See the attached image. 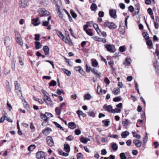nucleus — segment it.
Returning <instances> with one entry per match:
<instances>
[{
    "mask_svg": "<svg viewBox=\"0 0 159 159\" xmlns=\"http://www.w3.org/2000/svg\"><path fill=\"white\" fill-rule=\"evenodd\" d=\"M111 148L114 151H116L118 149V146L115 143H113L111 145Z\"/></svg>",
    "mask_w": 159,
    "mask_h": 159,
    "instance_id": "f704fd0d",
    "label": "nucleus"
},
{
    "mask_svg": "<svg viewBox=\"0 0 159 159\" xmlns=\"http://www.w3.org/2000/svg\"><path fill=\"white\" fill-rule=\"evenodd\" d=\"M113 101L115 102L120 101L121 100V98L119 97H116L113 98Z\"/></svg>",
    "mask_w": 159,
    "mask_h": 159,
    "instance_id": "052dcab7",
    "label": "nucleus"
},
{
    "mask_svg": "<svg viewBox=\"0 0 159 159\" xmlns=\"http://www.w3.org/2000/svg\"><path fill=\"white\" fill-rule=\"evenodd\" d=\"M14 84L16 93L20 97H22L21 90L20 84L17 81H14Z\"/></svg>",
    "mask_w": 159,
    "mask_h": 159,
    "instance_id": "f03ea898",
    "label": "nucleus"
},
{
    "mask_svg": "<svg viewBox=\"0 0 159 159\" xmlns=\"http://www.w3.org/2000/svg\"><path fill=\"white\" fill-rule=\"evenodd\" d=\"M62 40L64 41L66 43H70L71 45H73V43L70 39V37H66V38L64 37V39H62Z\"/></svg>",
    "mask_w": 159,
    "mask_h": 159,
    "instance_id": "f8f14e48",
    "label": "nucleus"
},
{
    "mask_svg": "<svg viewBox=\"0 0 159 159\" xmlns=\"http://www.w3.org/2000/svg\"><path fill=\"white\" fill-rule=\"evenodd\" d=\"M68 126L71 129H73L76 127L75 124L73 122H70L68 123Z\"/></svg>",
    "mask_w": 159,
    "mask_h": 159,
    "instance_id": "dca6fc26",
    "label": "nucleus"
},
{
    "mask_svg": "<svg viewBox=\"0 0 159 159\" xmlns=\"http://www.w3.org/2000/svg\"><path fill=\"white\" fill-rule=\"evenodd\" d=\"M93 27L95 29L96 31L98 34H99L101 31L98 28V24H93Z\"/></svg>",
    "mask_w": 159,
    "mask_h": 159,
    "instance_id": "412c9836",
    "label": "nucleus"
},
{
    "mask_svg": "<svg viewBox=\"0 0 159 159\" xmlns=\"http://www.w3.org/2000/svg\"><path fill=\"white\" fill-rule=\"evenodd\" d=\"M77 159H83V157L81 153H79L77 154Z\"/></svg>",
    "mask_w": 159,
    "mask_h": 159,
    "instance_id": "603ef678",
    "label": "nucleus"
},
{
    "mask_svg": "<svg viewBox=\"0 0 159 159\" xmlns=\"http://www.w3.org/2000/svg\"><path fill=\"white\" fill-rule=\"evenodd\" d=\"M39 18L38 17L32 19V23L35 26L38 25L41 23L40 22H39Z\"/></svg>",
    "mask_w": 159,
    "mask_h": 159,
    "instance_id": "9d476101",
    "label": "nucleus"
},
{
    "mask_svg": "<svg viewBox=\"0 0 159 159\" xmlns=\"http://www.w3.org/2000/svg\"><path fill=\"white\" fill-rule=\"evenodd\" d=\"M59 154L64 156L66 157L68 156L69 155V154L68 153L63 152L61 151H59Z\"/></svg>",
    "mask_w": 159,
    "mask_h": 159,
    "instance_id": "de8ad7c7",
    "label": "nucleus"
},
{
    "mask_svg": "<svg viewBox=\"0 0 159 159\" xmlns=\"http://www.w3.org/2000/svg\"><path fill=\"white\" fill-rule=\"evenodd\" d=\"M46 103L49 105L52 106V102L49 97L45 101Z\"/></svg>",
    "mask_w": 159,
    "mask_h": 159,
    "instance_id": "ea45409f",
    "label": "nucleus"
},
{
    "mask_svg": "<svg viewBox=\"0 0 159 159\" xmlns=\"http://www.w3.org/2000/svg\"><path fill=\"white\" fill-rule=\"evenodd\" d=\"M110 122L109 120H103L102 121V123L104 124V126L106 127H107L109 126Z\"/></svg>",
    "mask_w": 159,
    "mask_h": 159,
    "instance_id": "79ce46f5",
    "label": "nucleus"
},
{
    "mask_svg": "<svg viewBox=\"0 0 159 159\" xmlns=\"http://www.w3.org/2000/svg\"><path fill=\"white\" fill-rule=\"evenodd\" d=\"M64 148L66 151L67 152H69L70 151V147L67 144H64Z\"/></svg>",
    "mask_w": 159,
    "mask_h": 159,
    "instance_id": "b1692460",
    "label": "nucleus"
},
{
    "mask_svg": "<svg viewBox=\"0 0 159 159\" xmlns=\"http://www.w3.org/2000/svg\"><path fill=\"white\" fill-rule=\"evenodd\" d=\"M135 12L137 14H138L139 12V11L140 10V7H139V3H137L135 5Z\"/></svg>",
    "mask_w": 159,
    "mask_h": 159,
    "instance_id": "aec40b11",
    "label": "nucleus"
},
{
    "mask_svg": "<svg viewBox=\"0 0 159 159\" xmlns=\"http://www.w3.org/2000/svg\"><path fill=\"white\" fill-rule=\"evenodd\" d=\"M77 114L78 115L79 117L80 115L82 116L83 117H85L86 116L85 114L84 113L83 111L80 110H79L76 112Z\"/></svg>",
    "mask_w": 159,
    "mask_h": 159,
    "instance_id": "5701e85b",
    "label": "nucleus"
},
{
    "mask_svg": "<svg viewBox=\"0 0 159 159\" xmlns=\"http://www.w3.org/2000/svg\"><path fill=\"white\" fill-rule=\"evenodd\" d=\"M53 123L57 127L60 128L61 130H63V127L59 124L56 122H53Z\"/></svg>",
    "mask_w": 159,
    "mask_h": 159,
    "instance_id": "4c0bfd02",
    "label": "nucleus"
},
{
    "mask_svg": "<svg viewBox=\"0 0 159 159\" xmlns=\"http://www.w3.org/2000/svg\"><path fill=\"white\" fill-rule=\"evenodd\" d=\"M109 14L111 17L115 19L117 17L116 11L115 10H111L109 11Z\"/></svg>",
    "mask_w": 159,
    "mask_h": 159,
    "instance_id": "1a4fd4ad",
    "label": "nucleus"
},
{
    "mask_svg": "<svg viewBox=\"0 0 159 159\" xmlns=\"http://www.w3.org/2000/svg\"><path fill=\"white\" fill-rule=\"evenodd\" d=\"M128 9L131 12H132L134 11V8L132 6H130L129 7Z\"/></svg>",
    "mask_w": 159,
    "mask_h": 159,
    "instance_id": "680f3d73",
    "label": "nucleus"
},
{
    "mask_svg": "<svg viewBox=\"0 0 159 159\" xmlns=\"http://www.w3.org/2000/svg\"><path fill=\"white\" fill-rule=\"evenodd\" d=\"M98 15L100 17H102L104 16V13L102 11H100L99 12Z\"/></svg>",
    "mask_w": 159,
    "mask_h": 159,
    "instance_id": "bf43d9fd",
    "label": "nucleus"
},
{
    "mask_svg": "<svg viewBox=\"0 0 159 159\" xmlns=\"http://www.w3.org/2000/svg\"><path fill=\"white\" fill-rule=\"evenodd\" d=\"M129 133L128 131L122 132L121 134V136L123 138H125L129 135Z\"/></svg>",
    "mask_w": 159,
    "mask_h": 159,
    "instance_id": "4be33fe9",
    "label": "nucleus"
},
{
    "mask_svg": "<svg viewBox=\"0 0 159 159\" xmlns=\"http://www.w3.org/2000/svg\"><path fill=\"white\" fill-rule=\"evenodd\" d=\"M38 12L39 16L41 17L47 16L50 14V12L44 8H39Z\"/></svg>",
    "mask_w": 159,
    "mask_h": 159,
    "instance_id": "f257e3e1",
    "label": "nucleus"
},
{
    "mask_svg": "<svg viewBox=\"0 0 159 159\" xmlns=\"http://www.w3.org/2000/svg\"><path fill=\"white\" fill-rule=\"evenodd\" d=\"M62 70L68 76H70L71 75L70 71L65 68H62Z\"/></svg>",
    "mask_w": 159,
    "mask_h": 159,
    "instance_id": "c756f323",
    "label": "nucleus"
},
{
    "mask_svg": "<svg viewBox=\"0 0 159 159\" xmlns=\"http://www.w3.org/2000/svg\"><path fill=\"white\" fill-rule=\"evenodd\" d=\"M104 81L105 83L107 84H108L110 83V81L109 80L107 77L105 78Z\"/></svg>",
    "mask_w": 159,
    "mask_h": 159,
    "instance_id": "774afa93",
    "label": "nucleus"
},
{
    "mask_svg": "<svg viewBox=\"0 0 159 159\" xmlns=\"http://www.w3.org/2000/svg\"><path fill=\"white\" fill-rule=\"evenodd\" d=\"M105 105L104 106V108H105V109L109 112L112 113L113 109H112V107L111 105L107 106L105 107Z\"/></svg>",
    "mask_w": 159,
    "mask_h": 159,
    "instance_id": "4468645a",
    "label": "nucleus"
},
{
    "mask_svg": "<svg viewBox=\"0 0 159 159\" xmlns=\"http://www.w3.org/2000/svg\"><path fill=\"white\" fill-rule=\"evenodd\" d=\"M91 96L90 94L89 93L86 94H85L84 96V100H89L91 98Z\"/></svg>",
    "mask_w": 159,
    "mask_h": 159,
    "instance_id": "e433bc0d",
    "label": "nucleus"
},
{
    "mask_svg": "<svg viewBox=\"0 0 159 159\" xmlns=\"http://www.w3.org/2000/svg\"><path fill=\"white\" fill-rule=\"evenodd\" d=\"M64 12H66V13L67 14L70 21L71 22L72 21V19L70 14L69 13V12L66 10H64Z\"/></svg>",
    "mask_w": 159,
    "mask_h": 159,
    "instance_id": "864d4df0",
    "label": "nucleus"
},
{
    "mask_svg": "<svg viewBox=\"0 0 159 159\" xmlns=\"http://www.w3.org/2000/svg\"><path fill=\"white\" fill-rule=\"evenodd\" d=\"M11 41L10 38L9 36H6L4 39V44L7 47H8Z\"/></svg>",
    "mask_w": 159,
    "mask_h": 159,
    "instance_id": "6e6552de",
    "label": "nucleus"
},
{
    "mask_svg": "<svg viewBox=\"0 0 159 159\" xmlns=\"http://www.w3.org/2000/svg\"><path fill=\"white\" fill-rule=\"evenodd\" d=\"M119 32L122 34H123L125 32V29L124 27L120 26L119 29Z\"/></svg>",
    "mask_w": 159,
    "mask_h": 159,
    "instance_id": "58836bf2",
    "label": "nucleus"
},
{
    "mask_svg": "<svg viewBox=\"0 0 159 159\" xmlns=\"http://www.w3.org/2000/svg\"><path fill=\"white\" fill-rule=\"evenodd\" d=\"M66 10L64 9L61 8L58 5L57 6L56 10L57 11V14L60 18H63L64 17L63 11Z\"/></svg>",
    "mask_w": 159,
    "mask_h": 159,
    "instance_id": "20e7f679",
    "label": "nucleus"
},
{
    "mask_svg": "<svg viewBox=\"0 0 159 159\" xmlns=\"http://www.w3.org/2000/svg\"><path fill=\"white\" fill-rule=\"evenodd\" d=\"M45 116H46V118H47V120L48 119H49L51 117H53V116L52 114L46 112L45 113Z\"/></svg>",
    "mask_w": 159,
    "mask_h": 159,
    "instance_id": "7c9ffc66",
    "label": "nucleus"
},
{
    "mask_svg": "<svg viewBox=\"0 0 159 159\" xmlns=\"http://www.w3.org/2000/svg\"><path fill=\"white\" fill-rule=\"evenodd\" d=\"M7 108H8L9 111H11L12 109V107L8 101L7 102Z\"/></svg>",
    "mask_w": 159,
    "mask_h": 159,
    "instance_id": "5fc2aeb1",
    "label": "nucleus"
},
{
    "mask_svg": "<svg viewBox=\"0 0 159 159\" xmlns=\"http://www.w3.org/2000/svg\"><path fill=\"white\" fill-rule=\"evenodd\" d=\"M43 49L46 55H47L49 54V48L48 46H44Z\"/></svg>",
    "mask_w": 159,
    "mask_h": 159,
    "instance_id": "f3484780",
    "label": "nucleus"
},
{
    "mask_svg": "<svg viewBox=\"0 0 159 159\" xmlns=\"http://www.w3.org/2000/svg\"><path fill=\"white\" fill-rule=\"evenodd\" d=\"M147 44L149 47L150 48H152V42L151 40H148L146 42Z\"/></svg>",
    "mask_w": 159,
    "mask_h": 159,
    "instance_id": "8fccbe9b",
    "label": "nucleus"
},
{
    "mask_svg": "<svg viewBox=\"0 0 159 159\" xmlns=\"http://www.w3.org/2000/svg\"><path fill=\"white\" fill-rule=\"evenodd\" d=\"M45 156V153L42 151L38 152L36 154V157L38 159H40L44 157Z\"/></svg>",
    "mask_w": 159,
    "mask_h": 159,
    "instance_id": "0eeeda50",
    "label": "nucleus"
},
{
    "mask_svg": "<svg viewBox=\"0 0 159 159\" xmlns=\"http://www.w3.org/2000/svg\"><path fill=\"white\" fill-rule=\"evenodd\" d=\"M120 52H123L125 51V46H120L119 48Z\"/></svg>",
    "mask_w": 159,
    "mask_h": 159,
    "instance_id": "e2e57ef3",
    "label": "nucleus"
},
{
    "mask_svg": "<svg viewBox=\"0 0 159 159\" xmlns=\"http://www.w3.org/2000/svg\"><path fill=\"white\" fill-rule=\"evenodd\" d=\"M92 64L93 67H96L98 66V63L96 60H93L92 61Z\"/></svg>",
    "mask_w": 159,
    "mask_h": 159,
    "instance_id": "2f4dec72",
    "label": "nucleus"
},
{
    "mask_svg": "<svg viewBox=\"0 0 159 159\" xmlns=\"http://www.w3.org/2000/svg\"><path fill=\"white\" fill-rule=\"evenodd\" d=\"M56 85V81L55 80L52 81L49 83V86H54Z\"/></svg>",
    "mask_w": 159,
    "mask_h": 159,
    "instance_id": "13d9d810",
    "label": "nucleus"
},
{
    "mask_svg": "<svg viewBox=\"0 0 159 159\" xmlns=\"http://www.w3.org/2000/svg\"><path fill=\"white\" fill-rule=\"evenodd\" d=\"M61 109L60 108H58V107H56L55 108V112L56 113V114L57 115H60L61 113Z\"/></svg>",
    "mask_w": 159,
    "mask_h": 159,
    "instance_id": "a19ab883",
    "label": "nucleus"
},
{
    "mask_svg": "<svg viewBox=\"0 0 159 159\" xmlns=\"http://www.w3.org/2000/svg\"><path fill=\"white\" fill-rule=\"evenodd\" d=\"M10 71L9 69L5 68L4 70V73L5 75H7L10 72Z\"/></svg>",
    "mask_w": 159,
    "mask_h": 159,
    "instance_id": "69168bd1",
    "label": "nucleus"
},
{
    "mask_svg": "<svg viewBox=\"0 0 159 159\" xmlns=\"http://www.w3.org/2000/svg\"><path fill=\"white\" fill-rule=\"evenodd\" d=\"M15 33V39H17L19 38H21L19 33L16 31H14Z\"/></svg>",
    "mask_w": 159,
    "mask_h": 159,
    "instance_id": "473e14b6",
    "label": "nucleus"
},
{
    "mask_svg": "<svg viewBox=\"0 0 159 159\" xmlns=\"http://www.w3.org/2000/svg\"><path fill=\"white\" fill-rule=\"evenodd\" d=\"M130 123L128 119H126L123 120L122 122V124L124 126H125L129 125Z\"/></svg>",
    "mask_w": 159,
    "mask_h": 159,
    "instance_id": "393cba45",
    "label": "nucleus"
},
{
    "mask_svg": "<svg viewBox=\"0 0 159 159\" xmlns=\"http://www.w3.org/2000/svg\"><path fill=\"white\" fill-rule=\"evenodd\" d=\"M91 71L95 75L98 76L99 77L101 76V73H98L97 70H96L95 69L93 68L91 70Z\"/></svg>",
    "mask_w": 159,
    "mask_h": 159,
    "instance_id": "6ab92c4d",
    "label": "nucleus"
},
{
    "mask_svg": "<svg viewBox=\"0 0 159 159\" xmlns=\"http://www.w3.org/2000/svg\"><path fill=\"white\" fill-rule=\"evenodd\" d=\"M88 115L91 117L94 118L95 117V114L93 110H91L88 112Z\"/></svg>",
    "mask_w": 159,
    "mask_h": 159,
    "instance_id": "bb28decb",
    "label": "nucleus"
},
{
    "mask_svg": "<svg viewBox=\"0 0 159 159\" xmlns=\"http://www.w3.org/2000/svg\"><path fill=\"white\" fill-rule=\"evenodd\" d=\"M133 142L137 147H140L142 144V141L140 140H134Z\"/></svg>",
    "mask_w": 159,
    "mask_h": 159,
    "instance_id": "9b49d317",
    "label": "nucleus"
},
{
    "mask_svg": "<svg viewBox=\"0 0 159 159\" xmlns=\"http://www.w3.org/2000/svg\"><path fill=\"white\" fill-rule=\"evenodd\" d=\"M143 35L145 39L148 40L149 39V37L148 36V34L147 33L144 32L143 33Z\"/></svg>",
    "mask_w": 159,
    "mask_h": 159,
    "instance_id": "6e6d98bb",
    "label": "nucleus"
},
{
    "mask_svg": "<svg viewBox=\"0 0 159 159\" xmlns=\"http://www.w3.org/2000/svg\"><path fill=\"white\" fill-rule=\"evenodd\" d=\"M119 6L120 8L122 9H124L125 8V5L123 3H120L119 4Z\"/></svg>",
    "mask_w": 159,
    "mask_h": 159,
    "instance_id": "338daca9",
    "label": "nucleus"
},
{
    "mask_svg": "<svg viewBox=\"0 0 159 159\" xmlns=\"http://www.w3.org/2000/svg\"><path fill=\"white\" fill-rule=\"evenodd\" d=\"M47 142L48 145L50 147L53 146L54 144L53 140H47Z\"/></svg>",
    "mask_w": 159,
    "mask_h": 159,
    "instance_id": "c85d7f7f",
    "label": "nucleus"
},
{
    "mask_svg": "<svg viewBox=\"0 0 159 159\" xmlns=\"http://www.w3.org/2000/svg\"><path fill=\"white\" fill-rule=\"evenodd\" d=\"M97 92L99 94L102 93V89L101 87L99 85L97 87Z\"/></svg>",
    "mask_w": 159,
    "mask_h": 159,
    "instance_id": "3c124183",
    "label": "nucleus"
},
{
    "mask_svg": "<svg viewBox=\"0 0 159 159\" xmlns=\"http://www.w3.org/2000/svg\"><path fill=\"white\" fill-rule=\"evenodd\" d=\"M91 9L92 11H94L96 10L97 8V5L95 3H93L91 6Z\"/></svg>",
    "mask_w": 159,
    "mask_h": 159,
    "instance_id": "72a5a7b5",
    "label": "nucleus"
},
{
    "mask_svg": "<svg viewBox=\"0 0 159 159\" xmlns=\"http://www.w3.org/2000/svg\"><path fill=\"white\" fill-rule=\"evenodd\" d=\"M57 33L58 36L61 39H64V36L62 34V32L59 31H57Z\"/></svg>",
    "mask_w": 159,
    "mask_h": 159,
    "instance_id": "a878e982",
    "label": "nucleus"
},
{
    "mask_svg": "<svg viewBox=\"0 0 159 159\" xmlns=\"http://www.w3.org/2000/svg\"><path fill=\"white\" fill-rule=\"evenodd\" d=\"M29 0H20L19 6L21 8H25L27 6Z\"/></svg>",
    "mask_w": 159,
    "mask_h": 159,
    "instance_id": "39448f33",
    "label": "nucleus"
},
{
    "mask_svg": "<svg viewBox=\"0 0 159 159\" xmlns=\"http://www.w3.org/2000/svg\"><path fill=\"white\" fill-rule=\"evenodd\" d=\"M120 157L121 159H126L127 157L124 153H121L120 154Z\"/></svg>",
    "mask_w": 159,
    "mask_h": 159,
    "instance_id": "09e8293b",
    "label": "nucleus"
},
{
    "mask_svg": "<svg viewBox=\"0 0 159 159\" xmlns=\"http://www.w3.org/2000/svg\"><path fill=\"white\" fill-rule=\"evenodd\" d=\"M120 92V90L118 88H116L114 89L112 91V93L116 95H118Z\"/></svg>",
    "mask_w": 159,
    "mask_h": 159,
    "instance_id": "2eb2a0df",
    "label": "nucleus"
},
{
    "mask_svg": "<svg viewBox=\"0 0 159 159\" xmlns=\"http://www.w3.org/2000/svg\"><path fill=\"white\" fill-rule=\"evenodd\" d=\"M35 45L36 48L37 49H38L41 48L42 46V45L39 42H35Z\"/></svg>",
    "mask_w": 159,
    "mask_h": 159,
    "instance_id": "a211bd4d",
    "label": "nucleus"
},
{
    "mask_svg": "<svg viewBox=\"0 0 159 159\" xmlns=\"http://www.w3.org/2000/svg\"><path fill=\"white\" fill-rule=\"evenodd\" d=\"M23 105H24V107L26 108H29V105L27 104V102L26 101H25L24 103H23Z\"/></svg>",
    "mask_w": 159,
    "mask_h": 159,
    "instance_id": "0e129e2a",
    "label": "nucleus"
},
{
    "mask_svg": "<svg viewBox=\"0 0 159 159\" xmlns=\"http://www.w3.org/2000/svg\"><path fill=\"white\" fill-rule=\"evenodd\" d=\"M18 59H19V61L20 64V65L22 66H23L24 63L22 60V59L21 57L20 56H19L18 57Z\"/></svg>",
    "mask_w": 159,
    "mask_h": 159,
    "instance_id": "4d7b16f0",
    "label": "nucleus"
},
{
    "mask_svg": "<svg viewBox=\"0 0 159 159\" xmlns=\"http://www.w3.org/2000/svg\"><path fill=\"white\" fill-rule=\"evenodd\" d=\"M104 46L108 51L112 52H114L113 49L114 48V47L113 45L110 44H105Z\"/></svg>",
    "mask_w": 159,
    "mask_h": 159,
    "instance_id": "423d86ee",
    "label": "nucleus"
},
{
    "mask_svg": "<svg viewBox=\"0 0 159 159\" xmlns=\"http://www.w3.org/2000/svg\"><path fill=\"white\" fill-rule=\"evenodd\" d=\"M51 131H52L51 129L48 127L43 130V133L45 135H48L50 133Z\"/></svg>",
    "mask_w": 159,
    "mask_h": 159,
    "instance_id": "ddd939ff",
    "label": "nucleus"
},
{
    "mask_svg": "<svg viewBox=\"0 0 159 159\" xmlns=\"http://www.w3.org/2000/svg\"><path fill=\"white\" fill-rule=\"evenodd\" d=\"M105 27H108L110 29L114 30L117 27V26L113 22H110L108 21L105 22L103 24Z\"/></svg>",
    "mask_w": 159,
    "mask_h": 159,
    "instance_id": "7ed1b4c3",
    "label": "nucleus"
},
{
    "mask_svg": "<svg viewBox=\"0 0 159 159\" xmlns=\"http://www.w3.org/2000/svg\"><path fill=\"white\" fill-rule=\"evenodd\" d=\"M131 62V60L129 58H126L125 61V64L126 65L128 66L130 64Z\"/></svg>",
    "mask_w": 159,
    "mask_h": 159,
    "instance_id": "c9c22d12",
    "label": "nucleus"
},
{
    "mask_svg": "<svg viewBox=\"0 0 159 159\" xmlns=\"http://www.w3.org/2000/svg\"><path fill=\"white\" fill-rule=\"evenodd\" d=\"M86 33L89 36H92L93 35L92 31L90 29H87L86 30Z\"/></svg>",
    "mask_w": 159,
    "mask_h": 159,
    "instance_id": "49530a36",
    "label": "nucleus"
},
{
    "mask_svg": "<svg viewBox=\"0 0 159 159\" xmlns=\"http://www.w3.org/2000/svg\"><path fill=\"white\" fill-rule=\"evenodd\" d=\"M121 112V110L119 108H116L114 109H113L112 111V113H120Z\"/></svg>",
    "mask_w": 159,
    "mask_h": 159,
    "instance_id": "c03bdc74",
    "label": "nucleus"
},
{
    "mask_svg": "<svg viewBox=\"0 0 159 159\" xmlns=\"http://www.w3.org/2000/svg\"><path fill=\"white\" fill-rule=\"evenodd\" d=\"M70 13L72 16L74 18H76L77 17V15L75 13L73 10L71 9L70 11Z\"/></svg>",
    "mask_w": 159,
    "mask_h": 159,
    "instance_id": "a18cd8bd",
    "label": "nucleus"
},
{
    "mask_svg": "<svg viewBox=\"0 0 159 159\" xmlns=\"http://www.w3.org/2000/svg\"><path fill=\"white\" fill-rule=\"evenodd\" d=\"M16 42L18 44H19L20 45L21 47H22L23 44V42L22 41V38H19L18 39H16Z\"/></svg>",
    "mask_w": 159,
    "mask_h": 159,
    "instance_id": "cd10ccee",
    "label": "nucleus"
},
{
    "mask_svg": "<svg viewBox=\"0 0 159 159\" xmlns=\"http://www.w3.org/2000/svg\"><path fill=\"white\" fill-rule=\"evenodd\" d=\"M132 133L133 134L134 137L136 138H138L139 139L140 138V135L139 134H137V133L135 132V131H133Z\"/></svg>",
    "mask_w": 159,
    "mask_h": 159,
    "instance_id": "37998d69",
    "label": "nucleus"
}]
</instances>
